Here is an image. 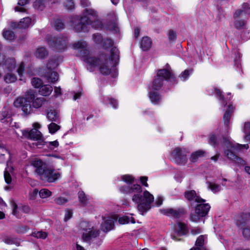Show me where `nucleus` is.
Instances as JSON below:
<instances>
[{"label": "nucleus", "instance_id": "nucleus-1", "mask_svg": "<svg viewBox=\"0 0 250 250\" xmlns=\"http://www.w3.org/2000/svg\"><path fill=\"white\" fill-rule=\"evenodd\" d=\"M73 47L78 50L79 55L86 63L87 68L90 71H93L98 67L100 72L103 75L111 74L113 77L117 76L116 66L119 61V51L116 47L111 48L109 58L102 54L100 55L98 60L92 57L89 51L87 49V43L85 42L78 41L73 44Z\"/></svg>", "mask_w": 250, "mask_h": 250}, {"label": "nucleus", "instance_id": "nucleus-2", "mask_svg": "<svg viewBox=\"0 0 250 250\" xmlns=\"http://www.w3.org/2000/svg\"><path fill=\"white\" fill-rule=\"evenodd\" d=\"M121 180L128 185L121 187L120 191L124 194L131 195L132 201L138 204V210L143 215L151 208V204L154 201L153 195L147 190L144 191L142 193V188L140 185H132L134 178L131 175H122Z\"/></svg>", "mask_w": 250, "mask_h": 250}, {"label": "nucleus", "instance_id": "nucleus-3", "mask_svg": "<svg viewBox=\"0 0 250 250\" xmlns=\"http://www.w3.org/2000/svg\"><path fill=\"white\" fill-rule=\"evenodd\" d=\"M165 81L169 82L171 84L176 83V77L169 66L158 70L156 76L149 85V98L151 102L154 104H158L161 100L159 91Z\"/></svg>", "mask_w": 250, "mask_h": 250}, {"label": "nucleus", "instance_id": "nucleus-4", "mask_svg": "<svg viewBox=\"0 0 250 250\" xmlns=\"http://www.w3.org/2000/svg\"><path fill=\"white\" fill-rule=\"evenodd\" d=\"M48 102L43 97L35 98V92L32 90L27 91L25 97L17 98L14 102L15 107L21 108L24 114L32 113L34 108H39L47 104Z\"/></svg>", "mask_w": 250, "mask_h": 250}, {"label": "nucleus", "instance_id": "nucleus-5", "mask_svg": "<svg viewBox=\"0 0 250 250\" xmlns=\"http://www.w3.org/2000/svg\"><path fill=\"white\" fill-rule=\"evenodd\" d=\"M224 155L230 161L233 162L239 165H244L245 161L236 155L235 152L238 150L246 148L248 149L249 146L248 144L240 145L239 144L233 143L229 139H224Z\"/></svg>", "mask_w": 250, "mask_h": 250}, {"label": "nucleus", "instance_id": "nucleus-6", "mask_svg": "<svg viewBox=\"0 0 250 250\" xmlns=\"http://www.w3.org/2000/svg\"><path fill=\"white\" fill-rule=\"evenodd\" d=\"M80 228L83 231L82 239L88 243L93 242L99 236L100 231L97 227L86 221H82Z\"/></svg>", "mask_w": 250, "mask_h": 250}, {"label": "nucleus", "instance_id": "nucleus-7", "mask_svg": "<svg viewBox=\"0 0 250 250\" xmlns=\"http://www.w3.org/2000/svg\"><path fill=\"white\" fill-rule=\"evenodd\" d=\"M89 17L85 12V15L79 18L78 17H74L72 20V26L74 30L77 32L87 31L88 28V24H87V21L88 20Z\"/></svg>", "mask_w": 250, "mask_h": 250}, {"label": "nucleus", "instance_id": "nucleus-8", "mask_svg": "<svg viewBox=\"0 0 250 250\" xmlns=\"http://www.w3.org/2000/svg\"><path fill=\"white\" fill-rule=\"evenodd\" d=\"M47 40L49 46L53 49L61 51L66 48V38H63L62 36L49 37Z\"/></svg>", "mask_w": 250, "mask_h": 250}, {"label": "nucleus", "instance_id": "nucleus-9", "mask_svg": "<svg viewBox=\"0 0 250 250\" xmlns=\"http://www.w3.org/2000/svg\"><path fill=\"white\" fill-rule=\"evenodd\" d=\"M250 221V213H243L237 217L236 224L240 229H243V234L247 239H250V229L244 228L247 223Z\"/></svg>", "mask_w": 250, "mask_h": 250}, {"label": "nucleus", "instance_id": "nucleus-10", "mask_svg": "<svg viewBox=\"0 0 250 250\" xmlns=\"http://www.w3.org/2000/svg\"><path fill=\"white\" fill-rule=\"evenodd\" d=\"M188 151L185 148L176 147L171 152V156L177 164L185 165L188 161Z\"/></svg>", "mask_w": 250, "mask_h": 250}, {"label": "nucleus", "instance_id": "nucleus-11", "mask_svg": "<svg viewBox=\"0 0 250 250\" xmlns=\"http://www.w3.org/2000/svg\"><path fill=\"white\" fill-rule=\"evenodd\" d=\"M85 13L89 17L87 24L88 26L91 25L92 27L95 29H101L103 27L101 21L98 19V13L96 11L93 9H86Z\"/></svg>", "mask_w": 250, "mask_h": 250}, {"label": "nucleus", "instance_id": "nucleus-12", "mask_svg": "<svg viewBox=\"0 0 250 250\" xmlns=\"http://www.w3.org/2000/svg\"><path fill=\"white\" fill-rule=\"evenodd\" d=\"M23 136L33 140L38 141L37 146L43 145L44 141L42 139L41 132L36 129H32L30 131L24 130L22 131Z\"/></svg>", "mask_w": 250, "mask_h": 250}, {"label": "nucleus", "instance_id": "nucleus-13", "mask_svg": "<svg viewBox=\"0 0 250 250\" xmlns=\"http://www.w3.org/2000/svg\"><path fill=\"white\" fill-rule=\"evenodd\" d=\"M39 176L42 180L48 182H54L60 178L61 174L51 168H46Z\"/></svg>", "mask_w": 250, "mask_h": 250}, {"label": "nucleus", "instance_id": "nucleus-14", "mask_svg": "<svg viewBox=\"0 0 250 250\" xmlns=\"http://www.w3.org/2000/svg\"><path fill=\"white\" fill-rule=\"evenodd\" d=\"M250 15V7L247 3H244L241 8L236 9L233 13V19H247Z\"/></svg>", "mask_w": 250, "mask_h": 250}, {"label": "nucleus", "instance_id": "nucleus-15", "mask_svg": "<svg viewBox=\"0 0 250 250\" xmlns=\"http://www.w3.org/2000/svg\"><path fill=\"white\" fill-rule=\"evenodd\" d=\"M187 227L185 224L179 222L177 225L174 227V232L173 234H171V237L173 240H178L176 238L175 235L182 236L187 233Z\"/></svg>", "mask_w": 250, "mask_h": 250}, {"label": "nucleus", "instance_id": "nucleus-16", "mask_svg": "<svg viewBox=\"0 0 250 250\" xmlns=\"http://www.w3.org/2000/svg\"><path fill=\"white\" fill-rule=\"evenodd\" d=\"M185 198L188 201L194 200L197 203H204L205 200L198 196L194 190H188L185 192Z\"/></svg>", "mask_w": 250, "mask_h": 250}, {"label": "nucleus", "instance_id": "nucleus-17", "mask_svg": "<svg viewBox=\"0 0 250 250\" xmlns=\"http://www.w3.org/2000/svg\"><path fill=\"white\" fill-rule=\"evenodd\" d=\"M31 19L29 17L23 18L19 23L12 22L11 26L13 28L25 29L28 28L31 24Z\"/></svg>", "mask_w": 250, "mask_h": 250}, {"label": "nucleus", "instance_id": "nucleus-18", "mask_svg": "<svg viewBox=\"0 0 250 250\" xmlns=\"http://www.w3.org/2000/svg\"><path fill=\"white\" fill-rule=\"evenodd\" d=\"M114 219L110 217L104 218L101 225L102 230L104 231H108L113 229Z\"/></svg>", "mask_w": 250, "mask_h": 250}, {"label": "nucleus", "instance_id": "nucleus-19", "mask_svg": "<svg viewBox=\"0 0 250 250\" xmlns=\"http://www.w3.org/2000/svg\"><path fill=\"white\" fill-rule=\"evenodd\" d=\"M198 205L195 208L196 213H199L201 216H205L208 213L210 207L208 204L198 203Z\"/></svg>", "mask_w": 250, "mask_h": 250}, {"label": "nucleus", "instance_id": "nucleus-20", "mask_svg": "<svg viewBox=\"0 0 250 250\" xmlns=\"http://www.w3.org/2000/svg\"><path fill=\"white\" fill-rule=\"evenodd\" d=\"M31 165L36 168V172L40 175L46 168L44 167V163L41 160L35 158L31 163Z\"/></svg>", "mask_w": 250, "mask_h": 250}, {"label": "nucleus", "instance_id": "nucleus-21", "mask_svg": "<svg viewBox=\"0 0 250 250\" xmlns=\"http://www.w3.org/2000/svg\"><path fill=\"white\" fill-rule=\"evenodd\" d=\"M165 213L169 216H173L175 218H179L185 213V210L183 208L173 209L168 208L166 209Z\"/></svg>", "mask_w": 250, "mask_h": 250}, {"label": "nucleus", "instance_id": "nucleus-22", "mask_svg": "<svg viewBox=\"0 0 250 250\" xmlns=\"http://www.w3.org/2000/svg\"><path fill=\"white\" fill-rule=\"evenodd\" d=\"M16 62L14 58H7L4 62L3 66L7 69V71H12L15 68Z\"/></svg>", "mask_w": 250, "mask_h": 250}, {"label": "nucleus", "instance_id": "nucleus-23", "mask_svg": "<svg viewBox=\"0 0 250 250\" xmlns=\"http://www.w3.org/2000/svg\"><path fill=\"white\" fill-rule=\"evenodd\" d=\"M109 16H111L112 22L109 25L108 29L112 32L118 33L119 31V28L117 23V17L114 13H112Z\"/></svg>", "mask_w": 250, "mask_h": 250}, {"label": "nucleus", "instance_id": "nucleus-24", "mask_svg": "<svg viewBox=\"0 0 250 250\" xmlns=\"http://www.w3.org/2000/svg\"><path fill=\"white\" fill-rule=\"evenodd\" d=\"M233 110V107L232 105H228L223 117L224 124L227 126H228L229 125V123L230 121Z\"/></svg>", "mask_w": 250, "mask_h": 250}, {"label": "nucleus", "instance_id": "nucleus-25", "mask_svg": "<svg viewBox=\"0 0 250 250\" xmlns=\"http://www.w3.org/2000/svg\"><path fill=\"white\" fill-rule=\"evenodd\" d=\"M53 91V87L49 84H45L42 85L39 90L40 95L47 96H49Z\"/></svg>", "mask_w": 250, "mask_h": 250}, {"label": "nucleus", "instance_id": "nucleus-26", "mask_svg": "<svg viewBox=\"0 0 250 250\" xmlns=\"http://www.w3.org/2000/svg\"><path fill=\"white\" fill-rule=\"evenodd\" d=\"M61 58L59 57H55L49 60L47 64V67L48 70H51L52 69H55L61 62Z\"/></svg>", "mask_w": 250, "mask_h": 250}, {"label": "nucleus", "instance_id": "nucleus-27", "mask_svg": "<svg viewBox=\"0 0 250 250\" xmlns=\"http://www.w3.org/2000/svg\"><path fill=\"white\" fill-rule=\"evenodd\" d=\"M3 80L5 83H10L15 82L17 80V77L12 73V71H7L3 76Z\"/></svg>", "mask_w": 250, "mask_h": 250}, {"label": "nucleus", "instance_id": "nucleus-28", "mask_svg": "<svg viewBox=\"0 0 250 250\" xmlns=\"http://www.w3.org/2000/svg\"><path fill=\"white\" fill-rule=\"evenodd\" d=\"M48 55V51L44 47H40L38 48L35 53L36 58L43 59L46 58Z\"/></svg>", "mask_w": 250, "mask_h": 250}, {"label": "nucleus", "instance_id": "nucleus-29", "mask_svg": "<svg viewBox=\"0 0 250 250\" xmlns=\"http://www.w3.org/2000/svg\"><path fill=\"white\" fill-rule=\"evenodd\" d=\"M44 0H36L34 2V6L35 8L39 9H42V5L43 4V1ZM29 0H19L18 5L21 6H23L27 4Z\"/></svg>", "mask_w": 250, "mask_h": 250}, {"label": "nucleus", "instance_id": "nucleus-30", "mask_svg": "<svg viewBox=\"0 0 250 250\" xmlns=\"http://www.w3.org/2000/svg\"><path fill=\"white\" fill-rule=\"evenodd\" d=\"M0 120L3 123H8L11 121L8 108H4L0 113Z\"/></svg>", "mask_w": 250, "mask_h": 250}, {"label": "nucleus", "instance_id": "nucleus-31", "mask_svg": "<svg viewBox=\"0 0 250 250\" xmlns=\"http://www.w3.org/2000/svg\"><path fill=\"white\" fill-rule=\"evenodd\" d=\"M46 117L49 121L58 122L59 116L57 112L55 110H50L47 113Z\"/></svg>", "mask_w": 250, "mask_h": 250}, {"label": "nucleus", "instance_id": "nucleus-32", "mask_svg": "<svg viewBox=\"0 0 250 250\" xmlns=\"http://www.w3.org/2000/svg\"><path fill=\"white\" fill-rule=\"evenodd\" d=\"M205 154L206 152L203 150H199L196 151L191 154L190 160L192 163L195 162L199 158L205 156Z\"/></svg>", "mask_w": 250, "mask_h": 250}, {"label": "nucleus", "instance_id": "nucleus-33", "mask_svg": "<svg viewBox=\"0 0 250 250\" xmlns=\"http://www.w3.org/2000/svg\"><path fill=\"white\" fill-rule=\"evenodd\" d=\"M49 71L45 75L48 81L51 83H54L59 80V77L58 74L56 72H51V70Z\"/></svg>", "mask_w": 250, "mask_h": 250}, {"label": "nucleus", "instance_id": "nucleus-34", "mask_svg": "<svg viewBox=\"0 0 250 250\" xmlns=\"http://www.w3.org/2000/svg\"><path fill=\"white\" fill-rule=\"evenodd\" d=\"M151 46V41L150 39L147 37L143 38L141 43V47L143 50H147Z\"/></svg>", "mask_w": 250, "mask_h": 250}, {"label": "nucleus", "instance_id": "nucleus-35", "mask_svg": "<svg viewBox=\"0 0 250 250\" xmlns=\"http://www.w3.org/2000/svg\"><path fill=\"white\" fill-rule=\"evenodd\" d=\"M2 36L4 39L9 42H12L14 40L15 36L14 33L10 30L6 29H3L2 32Z\"/></svg>", "mask_w": 250, "mask_h": 250}, {"label": "nucleus", "instance_id": "nucleus-36", "mask_svg": "<svg viewBox=\"0 0 250 250\" xmlns=\"http://www.w3.org/2000/svg\"><path fill=\"white\" fill-rule=\"evenodd\" d=\"M11 205L12 208V214L17 218H20L21 217V211L19 209L20 207H18L17 205L14 202H12Z\"/></svg>", "mask_w": 250, "mask_h": 250}, {"label": "nucleus", "instance_id": "nucleus-37", "mask_svg": "<svg viewBox=\"0 0 250 250\" xmlns=\"http://www.w3.org/2000/svg\"><path fill=\"white\" fill-rule=\"evenodd\" d=\"M208 188L215 193L220 191L221 189V186L213 182H208L207 183Z\"/></svg>", "mask_w": 250, "mask_h": 250}, {"label": "nucleus", "instance_id": "nucleus-38", "mask_svg": "<svg viewBox=\"0 0 250 250\" xmlns=\"http://www.w3.org/2000/svg\"><path fill=\"white\" fill-rule=\"evenodd\" d=\"M192 72V69H186L180 74L179 76V78L182 81H186L188 79Z\"/></svg>", "mask_w": 250, "mask_h": 250}, {"label": "nucleus", "instance_id": "nucleus-39", "mask_svg": "<svg viewBox=\"0 0 250 250\" xmlns=\"http://www.w3.org/2000/svg\"><path fill=\"white\" fill-rule=\"evenodd\" d=\"M234 25L237 29H242L245 26L247 19H233Z\"/></svg>", "mask_w": 250, "mask_h": 250}, {"label": "nucleus", "instance_id": "nucleus-40", "mask_svg": "<svg viewBox=\"0 0 250 250\" xmlns=\"http://www.w3.org/2000/svg\"><path fill=\"white\" fill-rule=\"evenodd\" d=\"M118 221L119 223L121 225L128 224L130 222L133 224L135 223V219L131 217V219L130 220V218L124 215L120 217L118 219Z\"/></svg>", "mask_w": 250, "mask_h": 250}, {"label": "nucleus", "instance_id": "nucleus-41", "mask_svg": "<svg viewBox=\"0 0 250 250\" xmlns=\"http://www.w3.org/2000/svg\"><path fill=\"white\" fill-rule=\"evenodd\" d=\"M40 197L42 199H45L50 197L52 195V192L47 188H42L39 192Z\"/></svg>", "mask_w": 250, "mask_h": 250}, {"label": "nucleus", "instance_id": "nucleus-42", "mask_svg": "<svg viewBox=\"0 0 250 250\" xmlns=\"http://www.w3.org/2000/svg\"><path fill=\"white\" fill-rule=\"evenodd\" d=\"M243 131L246 134L245 139L250 141V123H246L244 125Z\"/></svg>", "mask_w": 250, "mask_h": 250}, {"label": "nucleus", "instance_id": "nucleus-43", "mask_svg": "<svg viewBox=\"0 0 250 250\" xmlns=\"http://www.w3.org/2000/svg\"><path fill=\"white\" fill-rule=\"evenodd\" d=\"M103 102L106 104H110L114 108H116L118 106L117 102L115 99L109 98L108 97H104Z\"/></svg>", "mask_w": 250, "mask_h": 250}, {"label": "nucleus", "instance_id": "nucleus-44", "mask_svg": "<svg viewBox=\"0 0 250 250\" xmlns=\"http://www.w3.org/2000/svg\"><path fill=\"white\" fill-rule=\"evenodd\" d=\"M32 235L37 238L45 239L47 236V233L45 231H38L33 232Z\"/></svg>", "mask_w": 250, "mask_h": 250}, {"label": "nucleus", "instance_id": "nucleus-45", "mask_svg": "<svg viewBox=\"0 0 250 250\" xmlns=\"http://www.w3.org/2000/svg\"><path fill=\"white\" fill-rule=\"evenodd\" d=\"M53 24L56 30H62L64 27V23L60 19L54 20Z\"/></svg>", "mask_w": 250, "mask_h": 250}, {"label": "nucleus", "instance_id": "nucleus-46", "mask_svg": "<svg viewBox=\"0 0 250 250\" xmlns=\"http://www.w3.org/2000/svg\"><path fill=\"white\" fill-rule=\"evenodd\" d=\"M49 131L51 134L55 133L60 128V126L54 123H51L48 126Z\"/></svg>", "mask_w": 250, "mask_h": 250}, {"label": "nucleus", "instance_id": "nucleus-47", "mask_svg": "<svg viewBox=\"0 0 250 250\" xmlns=\"http://www.w3.org/2000/svg\"><path fill=\"white\" fill-rule=\"evenodd\" d=\"M208 143L214 147L216 146L218 144L217 136L214 134L210 135L208 139Z\"/></svg>", "mask_w": 250, "mask_h": 250}, {"label": "nucleus", "instance_id": "nucleus-48", "mask_svg": "<svg viewBox=\"0 0 250 250\" xmlns=\"http://www.w3.org/2000/svg\"><path fill=\"white\" fill-rule=\"evenodd\" d=\"M68 200L63 197H58L54 199V202L55 204L58 205H63L66 204L68 202Z\"/></svg>", "mask_w": 250, "mask_h": 250}, {"label": "nucleus", "instance_id": "nucleus-49", "mask_svg": "<svg viewBox=\"0 0 250 250\" xmlns=\"http://www.w3.org/2000/svg\"><path fill=\"white\" fill-rule=\"evenodd\" d=\"M78 197L81 203L83 205H85L87 203V198L83 191H80L78 192Z\"/></svg>", "mask_w": 250, "mask_h": 250}, {"label": "nucleus", "instance_id": "nucleus-50", "mask_svg": "<svg viewBox=\"0 0 250 250\" xmlns=\"http://www.w3.org/2000/svg\"><path fill=\"white\" fill-rule=\"evenodd\" d=\"M204 217V216H201L199 213H196V210L195 209V212L191 214L190 216V221L194 222H198L200 219Z\"/></svg>", "mask_w": 250, "mask_h": 250}, {"label": "nucleus", "instance_id": "nucleus-51", "mask_svg": "<svg viewBox=\"0 0 250 250\" xmlns=\"http://www.w3.org/2000/svg\"><path fill=\"white\" fill-rule=\"evenodd\" d=\"M31 83L35 88H40L42 86V81L39 78H34L32 79Z\"/></svg>", "mask_w": 250, "mask_h": 250}, {"label": "nucleus", "instance_id": "nucleus-52", "mask_svg": "<svg viewBox=\"0 0 250 250\" xmlns=\"http://www.w3.org/2000/svg\"><path fill=\"white\" fill-rule=\"evenodd\" d=\"M206 239V235H200L196 240V245L199 247L202 246L204 244Z\"/></svg>", "mask_w": 250, "mask_h": 250}, {"label": "nucleus", "instance_id": "nucleus-53", "mask_svg": "<svg viewBox=\"0 0 250 250\" xmlns=\"http://www.w3.org/2000/svg\"><path fill=\"white\" fill-rule=\"evenodd\" d=\"M45 143L44 142V144ZM46 146L49 149L53 150L57 148L59 146V142L57 141H54L52 142H46Z\"/></svg>", "mask_w": 250, "mask_h": 250}, {"label": "nucleus", "instance_id": "nucleus-54", "mask_svg": "<svg viewBox=\"0 0 250 250\" xmlns=\"http://www.w3.org/2000/svg\"><path fill=\"white\" fill-rule=\"evenodd\" d=\"M214 91H215V94L216 96V97L219 98L221 100H222V104H225V100H224V98L222 94V92L221 91V90L219 89H218L217 88H214Z\"/></svg>", "mask_w": 250, "mask_h": 250}, {"label": "nucleus", "instance_id": "nucleus-55", "mask_svg": "<svg viewBox=\"0 0 250 250\" xmlns=\"http://www.w3.org/2000/svg\"><path fill=\"white\" fill-rule=\"evenodd\" d=\"M24 63L23 62H21L20 63V64L17 69V72L20 77H22L23 72H24Z\"/></svg>", "mask_w": 250, "mask_h": 250}, {"label": "nucleus", "instance_id": "nucleus-56", "mask_svg": "<svg viewBox=\"0 0 250 250\" xmlns=\"http://www.w3.org/2000/svg\"><path fill=\"white\" fill-rule=\"evenodd\" d=\"M93 39L96 43H101L103 41V39L100 34H95L93 35Z\"/></svg>", "mask_w": 250, "mask_h": 250}, {"label": "nucleus", "instance_id": "nucleus-57", "mask_svg": "<svg viewBox=\"0 0 250 250\" xmlns=\"http://www.w3.org/2000/svg\"><path fill=\"white\" fill-rule=\"evenodd\" d=\"M113 41L109 39H105L104 41L103 46L105 48H107L111 47L113 45Z\"/></svg>", "mask_w": 250, "mask_h": 250}, {"label": "nucleus", "instance_id": "nucleus-58", "mask_svg": "<svg viewBox=\"0 0 250 250\" xmlns=\"http://www.w3.org/2000/svg\"><path fill=\"white\" fill-rule=\"evenodd\" d=\"M39 191L37 189H34L29 192V198L31 200H35L37 197Z\"/></svg>", "mask_w": 250, "mask_h": 250}, {"label": "nucleus", "instance_id": "nucleus-59", "mask_svg": "<svg viewBox=\"0 0 250 250\" xmlns=\"http://www.w3.org/2000/svg\"><path fill=\"white\" fill-rule=\"evenodd\" d=\"M72 214H73V212L71 210L66 209L65 211V215H64V221L66 222L69 219H70L72 217Z\"/></svg>", "mask_w": 250, "mask_h": 250}, {"label": "nucleus", "instance_id": "nucleus-60", "mask_svg": "<svg viewBox=\"0 0 250 250\" xmlns=\"http://www.w3.org/2000/svg\"><path fill=\"white\" fill-rule=\"evenodd\" d=\"M64 6L67 9H72L74 7V2L72 0H67L64 2Z\"/></svg>", "mask_w": 250, "mask_h": 250}, {"label": "nucleus", "instance_id": "nucleus-61", "mask_svg": "<svg viewBox=\"0 0 250 250\" xmlns=\"http://www.w3.org/2000/svg\"><path fill=\"white\" fill-rule=\"evenodd\" d=\"M202 232V229L199 227H193L191 229V233L193 235H197Z\"/></svg>", "mask_w": 250, "mask_h": 250}, {"label": "nucleus", "instance_id": "nucleus-62", "mask_svg": "<svg viewBox=\"0 0 250 250\" xmlns=\"http://www.w3.org/2000/svg\"><path fill=\"white\" fill-rule=\"evenodd\" d=\"M4 177L5 181L7 184H9L11 183V182L12 181L11 177L10 174L8 172H7V171L4 172Z\"/></svg>", "mask_w": 250, "mask_h": 250}, {"label": "nucleus", "instance_id": "nucleus-63", "mask_svg": "<svg viewBox=\"0 0 250 250\" xmlns=\"http://www.w3.org/2000/svg\"><path fill=\"white\" fill-rule=\"evenodd\" d=\"M21 211V213H28L30 211V208L27 206H22L19 208Z\"/></svg>", "mask_w": 250, "mask_h": 250}, {"label": "nucleus", "instance_id": "nucleus-64", "mask_svg": "<svg viewBox=\"0 0 250 250\" xmlns=\"http://www.w3.org/2000/svg\"><path fill=\"white\" fill-rule=\"evenodd\" d=\"M168 36L169 40L171 41L175 40L176 37L175 32L172 30H170L169 31Z\"/></svg>", "mask_w": 250, "mask_h": 250}]
</instances>
